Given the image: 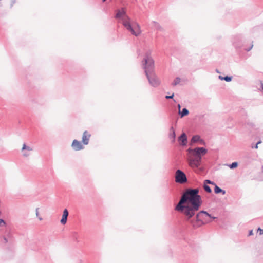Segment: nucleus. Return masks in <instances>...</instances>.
I'll use <instances>...</instances> for the list:
<instances>
[{
	"label": "nucleus",
	"instance_id": "nucleus-1",
	"mask_svg": "<svg viewBox=\"0 0 263 263\" xmlns=\"http://www.w3.org/2000/svg\"><path fill=\"white\" fill-rule=\"evenodd\" d=\"M175 210L183 214L187 220H190L197 211V189L186 190L176 206Z\"/></svg>",
	"mask_w": 263,
	"mask_h": 263
},
{
	"label": "nucleus",
	"instance_id": "nucleus-2",
	"mask_svg": "<svg viewBox=\"0 0 263 263\" xmlns=\"http://www.w3.org/2000/svg\"><path fill=\"white\" fill-rule=\"evenodd\" d=\"M115 17L122 21L123 26L132 34L135 36L139 35L141 31L140 25L136 22H132L130 18L126 14V10L124 8L118 9L116 11Z\"/></svg>",
	"mask_w": 263,
	"mask_h": 263
},
{
	"label": "nucleus",
	"instance_id": "nucleus-3",
	"mask_svg": "<svg viewBox=\"0 0 263 263\" xmlns=\"http://www.w3.org/2000/svg\"><path fill=\"white\" fill-rule=\"evenodd\" d=\"M187 156L189 165L192 168H196L197 167V148H189L187 149Z\"/></svg>",
	"mask_w": 263,
	"mask_h": 263
},
{
	"label": "nucleus",
	"instance_id": "nucleus-4",
	"mask_svg": "<svg viewBox=\"0 0 263 263\" xmlns=\"http://www.w3.org/2000/svg\"><path fill=\"white\" fill-rule=\"evenodd\" d=\"M143 67L146 74L154 73V61L153 58L149 55H147L143 61Z\"/></svg>",
	"mask_w": 263,
	"mask_h": 263
},
{
	"label": "nucleus",
	"instance_id": "nucleus-5",
	"mask_svg": "<svg viewBox=\"0 0 263 263\" xmlns=\"http://www.w3.org/2000/svg\"><path fill=\"white\" fill-rule=\"evenodd\" d=\"M211 218L215 219L216 218L212 217L210 214L204 211H201L198 212V227L210 222L211 221L210 219Z\"/></svg>",
	"mask_w": 263,
	"mask_h": 263
},
{
	"label": "nucleus",
	"instance_id": "nucleus-6",
	"mask_svg": "<svg viewBox=\"0 0 263 263\" xmlns=\"http://www.w3.org/2000/svg\"><path fill=\"white\" fill-rule=\"evenodd\" d=\"M175 181L180 184H183L187 181L185 174L181 170H178L175 173Z\"/></svg>",
	"mask_w": 263,
	"mask_h": 263
},
{
	"label": "nucleus",
	"instance_id": "nucleus-7",
	"mask_svg": "<svg viewBox=\"0 0 263 263\" xmlns=\"http://www.w3.org/2000/svg\"><path fill=\"white\" fill-rule=\"evenodd\" d=\"M149 83L154 86H158L160 84V81L158 78L154 74L151 73L146 74Z\"/></svg>",
	"mask_w": 263,
	"mask_h": 263
},
{
	"label": "nucleus",
	"instance_id": "nucleus-8",
	"mask_svg": "<svg viewBox=\"0 0 263 263\" xmlns=\"http://www.w3.org/2000/svg\"><path fill=\"white\" fill-rule=\"evenodd\" d=\"M71 146L75 151H80L84 148L81 142L76 139L73 140Z\"/></svg>",
	"mask_w": 263,
	"mask_h": 263
},
{
	"label": "nucleus",
	"instance_id": "nucleus-9",
	"mask_svg": "<svg viewBox=\"0 0 263 263\" xmlns=\"http://www.w3.org/2000/svg\"><path fill=\"white\" fill-rule=\"evenodd\" d=\"M208 153V149L205 147H198V165L199 163L201 162L202 157L204 156Z\"/></svg>",
	"mask_w": 263,
	"mask_h": 263
},
{
	"label": "nucleus",
	"instance_id": "nucleus-10",
	"mask_svg": "<svg viewBox=\"0 0 263 263\" xmlns=\"http://www.w3.org/2000/svg\"><path fill=\"white\" fill-rule=\"evenodd\" d=\"M91 134L88 131L84 132L82 136V142L85 145H87L89 143Z\"/></svg>",
	"mask_w": 263,
	"mask_h": 263
},
{
	"label": "nucleus",
	"instance_id": "nucleus-11",
	"mask_svg": "<svg viewBox=\"0 0 263 263\" xmlns=\"http://www.w3.org/2000/svg\"><path fill=\"white\" fill-rule=\"evenodd\" d=\"M178 141L180 145L184 146L187 144V136L185 133H183L179 137Z\"/></svg>",
	"mask_w": 263,
	"mask_h": 263
},
{
	"label": "nucleus",
	"instance_id": "nucleus-12",
	"mask_svg": "<svg viewBox=\"0 0 263 263\" xmlns=\"http://www.w3.org/2000/svg\"><path fill=\"white\" fill-rule=\"evenodd\" d=\"M68 216V211L67 209H65L63 211L62 217L60 221L61 223L62 224L64 225L66 224V223L67 222Z\"/></svg>",
	"mask_w": 263,
	"mask_h": 263
},
{
	"label": "nucleus",
	"instance_id": "nucleus-13",
	"mask_svg": "<svg viewBox=\"0 0 263 263\" xmlns=\"http://www.w3.org/2000/svg\"><path fill=\"white\" fill-rule=\"evenodd\" d=\"M214 192L216 194H219L221 193L222 195L226 194V191L219 187L216 184L215 186Z\"/></svg>",
	"mask_w": 263,
	"mask_h": 263
},
{
	"label": "nucleus",
	"instance_id": "nucleus-14",
	"mask_svg": "<svg viewBox=\"0 0 263 263\" xmlns=\"http://www.w3.org/2000/svg\"><path fill=\"white\" fill-rule=\"evenodd\" d=\"M180 117L182 118L184 116H187L189 114V111L186 108H183L182 111L179 110V112Z\"/></svg>",
	"mask_w": 263,
	"mask_h": 263
},
{
	"label": "nucleus",
	"instance_id": "nucleus-15",
	"mask_svg": "<svg viewBox=\"0 0 263 263\" xmlns=\"http://www.w3.org/2000/svg\"><path fill=\"white\" fill-rule=\"evenodd\" d=\"M197 142V136H194L192 137V139H191V140L190 141V145L192 146L193 145V144L194 143H195Z\"/></svg>",
	"mask_w": 263,
	"mask_h": 263
},
{
	"label": "nucleus",
	"instance_id": "nucleus-16",
	"mask_svg": "<svg viewBox=\"0 0 263 263\" xmlns=\"http://www.w3.org/2000/svg\"><path fill=\"white\" fill-rule=\"evenodd\" d=\"M204 189L206 192H207L209 193H211L212 192V190L210 188V187L207 184H205L203 185Z\"/></svg>",
	"mask_w": 263,
	"mask_h": 263
},
{
	"label": "nucleus",
	"instance_id": "nucleus-17",
	"mask_svg": "<svg viewBox=\"0 0 263 263\" xmlns=\"http://www.w3.org/2000/svg\"><path fill=\"white\" fill-rule=\"evenodd\" d=\"M180 81H181V80H180V79L179 78H176L174 80V82H173V85L174 86H175V85H177V84H179V83H180Z\"/></svg>",
	"mask_w": 263,
	"mask_h": 263
},
{
	"label": "nucleus",
	"instance_id": "nucleus-18",
	"mask_svg": "<svg viewBox=\"0 0 263 263\" xmlns=\"http://www.w3.org/2000/svg\"><path fill=\"white\" fill-rule=\"evenodd\" d=\"M238 166V163L236 162H233L232 164L229 165V167L231 169H233L237 167Z\"/></svg>",
	"mask_w": 263,
	"mask_h": 263
},
{
	"label": "nucleus",
	"instance_id": "nucleus-19",
	"mask_svg": "<svg viewBox=\"0 0 263 263\" xmlns=\"http://www.w3.org/2000/svg\"><path fill=\"white\" fill-rule=\"evenodd\" d=\"M198 145H205V141L203 139H201L199 136H198Z\"/></svg>",
	"mask_w": 263,
	"mask_h": 263
},
{
	"label": "nucleus",
	"instance_id": "nucleus-20",
	"mask_svg": "<svg viewBox=\"0 0 263 263\" xmlns=\"http://www.w3.org/2000/svg\"><path fill=\"white\" fill-rule=\"evenodd\" d=\"M39 210V208H36V210H35L36 216V217H38L40 221H41V220H43V218L41 216H40Z\"/></svg>",
	"mask_w": 263,
	"mask_h": 263
},
{
	"label": "nucleus",
	"instance_id": "nucleus-21",
	"mask_svg": "<svg viewBox=\"0 0 263 263\" xmlns=\"http://www.w3.org/2000/svg\"><path fill=\"white\" fill-rule=\"evenodd\" d=\"M22 150L27 149L29 151H31L32 150V148L29 146H27L25 144H23L22 147Z\"/></svg>",
	"mask_w": 263,
	"mask_h": 263
},
{
	"label": "nucleus",
	"instance_id": "nucleus-22",
	"mask_svg": "<svg viewBox=\"0 0 263 263\" xmlns=\"http://www.w3.org/2000/svg\"><path fill=\"white\" fill-rule=\"evenodd\" d=\"M232 79V77H230V76L224 77V80H225L226 81H227L228 82L231 81Z\"/></svg>",
	"mask_w": 263,
	"mask_h": 263
},
{
	"label": "nucleus",
	"instance_id": "nucleus-23",
	"mask_svg": "<svg viewBox=\"0 0 263 263\" xmlns=\"http://www.w3.org/2000/svg\"><path fill=\"white\" fill-rule=\"evenodd\" d=\"M204 183L205 184H206V183L211 184L214 185L215 186L216 185V184L214 182H213V181H211L210 180H205L204 181Z\"/></svg>",
	"mask_w": 263,
	"mask_h": 263
},
{
	"label": "nucleus",
	"instance_id": "nucleus-24",
	"mask_svg": "<svg viewBox=\"0 0 263 263\" xmlns=\"http://www.w3.org/2000/svg\"><path fill=\"white\" fill-rule=\"evenodd\" d=\"M261 143V141H259L254 146H252V148H255V149H257L258 148V145L260 143Z\"/></svg>",
	"mask_w": 263,
	"mask_h": 263
},
{
	"label": "nucleus",
	"instance_id": "nucleus-25",
	"mask_svg": "<svg viewBox=\"0 0 263 263\" xmlns=\"http://www.w3.org/2000/svg\"><path fill=\"white\" fill-rule=\"evenodd\" d=\"M201 204V197L200 195H198V208L200 206Z\"/></svg>",
	"mask_w": 263,
	"mask_h": 263
},
{
	"label": "nucleus",
	"instance_id": "nucleus-26",
	"mask_svg": "<svg viewBox=\"0 0 263 263\" xmlns=\"http://www.w3.org/2000/svg\"><path fill=\"white\" fill-rule=\"evenodd\" d=\"M171 130L172 131V137L174 139L175 138V130L173 129V128H171Z\"/></svg>",
	"mask_w": 263,
	"mask_h": 263
},
{
	"label": "nucleus",
	"instance_id": "nucleus-27",
	"mask_svg": "<svg viewBox=\"0 0 263 263\" xmlns=\"http://www.w3.org/2000/svg\"><path fill=\"white\" fill-rule=\"evenodd\" d=\"M253 43H252L251 46L250 47H248V48L247 49H246V50L247 51H249L250 50H251L252 49V48H253Z\"/></svg>",
	"mask_w": 263,
	"mask_h": 263
},
{
	"label": "nucleus",
	"instance_id": "nucleus-28",
	"mask_svg": "<svg viewBox=\"0 0 263 263\" xmlns=\"http://www.w3.org/2000/svg\"><path fill=\"white\" fill-rule=\"evenodd\" d=\"M173 96H174V93H173L171 96H166L165 97V98L166 99L173 98Z\"/></svg>",
	"mask_w": 263,
	"mask_h": 263
},
{
	"label": "nucleus",
	"instance_id": "nucleus-29",
	"mask_svg": "<svg viewBox=\"0 0 263 263\" xmlns=\"http://www.w3.org/2000/svg\"><path fill=\"white\" fill-rule=\"evenodd\" d=\"M258 231H260V235L263 234V229H260V228H259L258 229Z\"/></svg>",
	"mask_w": 263,
	"mask_h": 263
},
{
	"label": "nucleus",
	"instance_id": "nucleus-30",
	"mask_svg": "<svg viewBox=\"0 0 263 263\" xmlns=\"http://www.w3.org/2000/svg\"><path fill=\"white\" fill-rule=\"evenodd\" d=\"M218 78L221 80H224V77H222L221 76H219Z\"/></svg>",
	"mask_w": 263,
	"mask_h": 263
},
{
	"label": "nucleus",
	"instance_id": "nucleus-31",
	"mask_svg": "<svg viewBox=\"0 0 263 263\" xmlns=\"http://www.w3.org/2000/svg\"><path fill=\"white\" fill-rule=\"evenodd\" d=\"M4 240L5 243H7L8 242L7 239L6 237L4 238Z\"/></svg>",
	"mask_w": 263,
	"mask_h": 263
},
{
	"label": "nucleus",
	"instance_id": "nucleus-32",
	"mask_svg": "<svg viewBox=\"0 0 263 263\" xmlns=\"http://www.w3.org/2000/svg\"><path fill=\"white\" fill-rule=\"evenodd\" d=\"M252 234H253V231H252V230H251V231H250L249 232V235H252Z\"/></svg>",
	"mask_w": 263,
	"mask_h": 263
},
{
	"label": "nucleus",
	"instance_id": "nucleus-33",
	"mask_svg": "<svg viewBox=\"0 0 263 263\" xmlns=\"http://www.w3.org/2000/svg\"><path fill=\"white\" fill-rule=\"evenodd\" d=\"M178 107L179 111L180 110L181 106H180V104L178 105Z\"/></svg>",
	"mask_w": 263,
	"mask_h": 263
},
{
	"label": "nucleus",
	"instance_id": "nucleus-34",
	"mask_svg": "<svg viewBox=\"0 0 263 263\" xmlns=\"http://www.w3.org/2000/svg\"><path fill=\"white\" fill-rule=\"evenodd\" d=\"M24 156H25V157H26V156H28V154H26V153H24Z\"/></svg>",
	"mask_w": 263,
	"mask_h": 263
},
{
	"label": "nucleus",
	"instance_id": "nucleus-35",
	"mask_svg": "<svg viewBox=\"0 0 263 263\" xmlns=\"http://www.w3.org/2000/svg\"><path fill=\"white\" fill-rule=\"evenodd\" d=\"M261 88H262V89L263 90V83H261Z\"/></svg>",
	"mask_w": 263,
	"mask_h": 263
},
{
	"label": "nucleus",
	"instance_id": "nucleus-36",
	"mask_svg": "<svg viewBox=\"0 0 263 263\" xmlns=\"http://www.w3.org/2000/svg\"><path fill=\"white\" fill-rule=\"evenodd\" d=\"M106 0H102L103 2H105L106 1Z\"/></svg>",
	"mask_w": 263,
	"mask_h": 263
}]
</instances>
